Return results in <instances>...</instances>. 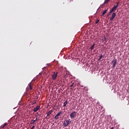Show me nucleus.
Instances as JSON below:
<instances>
[{"label":"nucleus","instance_id":"1","mask_svg":"<svg viewBox=\"0 0 129 129\" xmlns=\"http://www.w3.org/2000/svg\"><path fill=\"white\" fill-rule=\"evenodd\" d=\"M117 62V59L116 58H114L111 62L112 68H115V66L116 65V62Z\"/></svg>","mask_w":129,"mask_h":129},{"label":"nucleus","instance_id":"2","mask_svg":"<svg viewBox=\"0 0 129 129\" xmlns=\"http://www.w3.org/2000/svg\"><path fill=\"white\" fill-rule=\"evenodd\" d=\"M26 89L27 90H29V89H30V90H32V89H33V83L30 82L29 84H28V87L26 88Z\"/></svg>","mask_w":129,"mask_h":129},{"label":"nucleus","instance_id":"3","mask_svg":"<svg viewBox=\"0 0 129 129\" xmlns=\"http://www.w3.org/2000/svg\"><path fill=\"white\" fill-rule=\"evenodd\" d=\"M76 114H77V113L75 111H73V112H72L70 115L71 118H74V117L76 116Z\"/></svg>","mask_w":129,"mask_h":129},{"label":"nucleus","instance_id":"4","mask_svg":"<svg viewBox=\"0 0 129 129\" xmlns=\"http://www.w3.org/2000/svg\"><path fill=\"white\" fill-rule=\"evenodd\" d=\"M57 76H58V73L53 72V75H52V79L53 80H55L56 78H57Z\"/></svg>","mask_w":129,"mask_h":129},{"label":"nucleus","instance_id":"5","mask_svg":"<svg viewBox=\"0 0 129 129\" xmlns=\"http://www.w3.org/2000/svg\"><path fill=\"white\" fill-rule=\"evenodd\" d=\"M116 16V13H113L112 14L111 18L110 19V21H113V20H114V18H115Z\"/></svg>","mask_w":129,"mask_h":129},{"label":"nucleus","instance_id":"6","mask_svg":"<svg viewBox=\"0 0 129 129\" xmlns=\"http://www.w3.org/2000/svg\"><path fill=\"white\" fill-rule=\"evenodd\" d=\"M35 117H36L35 120H32L30 122V124H34V123H35V122L38 120V117L35 116Z\"/></svg>","mask_w":129,"mask_h":129},{"label":"nucleus","instance_id":"7","mask_svg":"<svg viewBox=\"0 0 129 129\" xmlns=\"http://www.w3.org/2000/svg\"><path fill=\"white\" fill-rule=\"evenodd\" d=\"M117 6H115V5L113 7V8H112V9H111V11L112 12H115V11H116V10H117Z\"/></svg>","mask_w":129,"mask_h":129},{"label":"nucleus","instance_id":"8","mask_svg":"<svg viewBox=\"0 0 129 129\" xmlns=\"http://www.w3.org/2000/svg\"><path fill=\"white\" fill-rule=\"evenodd\" d=\"M39 109H40V106L38 105L34 109L33 111H34V112H37Z\"/></svg>","mask_w":129,"mask_h":129},{"label":"nucleus","instance_id":"9","mask_svg":"<svg viewBox=\"0 0 129 129\" xmlns=\"http://www.w3.org/2000/svg\"><path fill=\"white\" fill-rule=\"evenodd\" d=\"M52 112H53V110H51L49 111L47 113V116H50V114H52Z\"/></svg>","mask_w":129,"mask_h":129},{"label":"nucleus","instance_id":"10","mask_svg":"<svg viewBox=\"0 0 129 129\" xmlns=\"http://www.w3.org/2000/svg\"><path fill=\"white\" fill-rule=\"evenodd\" d=\"M70 90H73V89L74 88V83H73L72 84V85H71V86H70Z\"/></svg>","mask_w":129,"mask_h":129},{"label":"nucleus","instance_id":"11","mask_svg":"<svg viewBox=\"0 0 129 129\" xmlns=\"http://www.w3.org/2000/svg\"><path fill=\"white\" fill-rule=\"evenodd\" d=\"M6 125H8V123H5L4 125L1 126V128H4Z\"/></svg>","mask_w":129,"mask_h":129},{"label":"nucleus","instance_id":"12","mask_svg":"<svg viewBox=\"0 0 129 129\" xmlns=\"http://www.w3.org/2000/svg\"><path fill=\"white\" fill-rule=\"evenodd\" d=\"M104 41H106V37H105V36H104L102 39V42H104Z\"/></svg>","mask_w":129,"mask_h":129},{"label":"nucleus","instance_id":"13","mask_svg":"<svg viewBox=\"0 0 129 129\" xmlns=\"http://www.w3.org/2000/svg\"><path fill=\"white\" fill-rule=\"evenodd\" d=\"M102 57H103V55L101 54L100 57L98 58V61H100V60H101V59H102Z\"/></svg>","mask_w":129,"mask_h":129},{"label":"nucleus","instance_id":"14","mask_svg":"<svg viewBox=\"0 0 129 129\" xmlns=\"http://www.w3.org/2000/svg\"><path fill=\"white\" fill-rule=\"evenodd\" d=\"M107 9L106 10H105L103 13H102V16H103L104 15H105V13L107 12Z\"/></svg>","mask_w":129,"mask_h":129},{"label":"nucleus","instance_id":"15","mask_svg":"<svg viewBox=\"0 0 129 129\" xmlns=\"http://www.w3.org/2000/svg\"><path fill=\"white\" fill-rule=\"evenodd\" d=\"M94 46H95V44H94L91 47V50L92 51L93 49H94Z\"/></svg>","mask_w":129,"mask_h":129},{"label":"nucleus","instance_id":"16","mask_svg":"<svg viewBox=\"0 0 129 129\" xmlns=\"http://www.w3.org/2000/svg\"><path fill=\"white\" fill-rule=\"evenodd\" d=\"M68 103V102H67V100H66L64 103H63V107H65V106Z\"/></svg>","mask_w":129,"mask_h":129},{"label":"nucleus","instance_id":"17","mask_svg":"<svg viewBox=\"0 0 129 129\" xmlns=\"http://www.w3.org/2000/svg\"><path fill=\"white\" fill-rule=\"evenodd\" d=\"M62 114V111H59L58 113L56 114V116H58Z\"/></svg>","mask_w":129,"mask_h":129},{"label":"nucleus","instance_id":"18","mask_svg":"<svg viewBox=\"0 0 129 129\" xmlns=\"http://www.w3.org/2000/svg\"><path fill=\"white\" fill-rule=\"evenodd\" d=\"M63 126L66 127V126H67V125H68L67 123H66V122H64L63 123Z\"/></svg>","mask_w":129,"mask_h":129},{"label":"nucleus","instance_id":"19","mask_svg":"<svg viewBox=\"0 0 129 129\" xmlns=\"http://www.w3.org/2000/svg\"><path fill=\"white\" fill-rule=\"evenodd\" d=\"M66 122L67 123V124H68V125L69 123H70V121L67 120H66Z\"/></svg>","mask_w":129,"mask_h":129},{"label":"nucleus","instance_id":"20","mask_svg":"<svg viewBox=\"0 0 129 129\" xmlns=\"http://www.w3.org/2000/svg\"><path fill=\"white\" fill-rule=\"evenodd\" d=\"M110 0H106L104 2V4H107Z\"/></svg>","mask_w":129,"mask_h":129},{"label":"nucleus","instance_id":"21","mask_svg":"<svg viewBox=\"0 0 129 129\" xmlns=\"http://www.w3.org/2000/svg\"><path fill=\"white\" fill-rule=\"evenodd\" d=\"M58 116H56V115L55 117H54V119L57 120V119H58Z\"/></svg>","mask_w":129,"mask_h":129},{"label":"nucleus","instance_id":"22","mask_svg":"<svg viewBox=\"0 0 129 129\" xmlns=\"http://www.w3.org/2000/svg\"><path fill=\"white\" fill-rule=\"evenodd\" d=\"M112 13H113V12L111 10H110V12H109V15H111V14H112Z\"/></svg>","mask_w":129,"mask_h":129},{"label":"nucleus","instance_id":"23","mask_svg":"<svg viewBox=\"0 0 129 129\" xmlns=\"http://www.w3.org/2000/svg\"><path fill=\"white\" fill-rule=\"evenodd\" d=\"M118 6H119V2L117 3L116 5H115V6H117V8L118 7Z\"/></svg>","mask_w":129,"mask_h":129},{"label":"nucleus","instance_id":"24","mask_svg":"<svg viewBox=\"0 0 129 129\" xmlns=\"http://www.w3.org/2000/svg\"><path fill=\"white\" fill-rule=\"evenodd\" d=\"M96 24H98L99 23V20L97 19L96 21Z\"/></svg>","mask_w":129,"mask_h":129},{"label":"nucleus","instance_id":"25","mask_svg":"<svg viewBox=\"0 0 129 129\" xmlns=\"http://www.w3.org/2000/svg\"><path fill=\"white\" fill-rule=\"evenodd\" d=\"M18 104H19V105H21V104H22L21 103V102H19Z\"/></svg>","mask_w":129,"mask_h":129},{"label":"nucleus","instance_id":"26","mask_svg":"<svg viewBox=\"0 0 129 129\" xmlns=\"http://www.w3.org/2000/svg\"><path fill=\"white\" fill-rule=\"evenodd\" d=\"M35 127V126H33L31 128V129H34Z\"/></svg>","mask_w":129,"mask_h":129},{"label":"nucleus","instance_id":"27","mask_svg":"<svg viewBox=\"0 0 129 129\" xmlns=\"http://www.w3.org/2000/svg\"><path fill=\"white\" fill-rule=\"evenodd\" d=\"M110 14L109 13L107 15V17H108Z\"/></svg>","mask_w":129,"mask_h":129},{"label":"nucleus","instance_id":"28","mask_svg":"<svg viewBox=\"0 0 129 129\" xmlns=\"http://www.w3.org/2000/svg\"><path fill=\"white\" fill-rule=\"evenodd\" d=\"M45 118H48V116H47V115H46V116L45 117Z\"/></svg>","mask_w":129,"mask_h":129}]
</instances>
